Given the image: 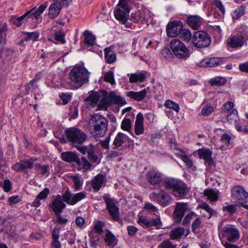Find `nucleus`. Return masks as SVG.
Segmentation results:
<instances>
[{
	"instance_id": "20e7f679",
	"label": "nucleus",
	"mask_w": 248,
	"mask_h": 248,
	"mask_svg": "<svg viewBox=\"0 0 248 248\" xmlns=\"http://www.w3.org/2000/svg\"><path fill=\"white\" fill-rule=\"evenodd\" d=\"M163 185L167 189L171 190L172 194L176 197H184L188 192L186 185L178 179L172 178L166 179L163 182Z\"/></svg>"
},
{
	"instance_id": "39448f33",
	"label": "nucleus",
	"mask_w": 248,
	"mask_h": 248,
	"mask_svg": "<svg viewBox=\"0 0 248 248\" xmlns=\"http://www.w3.org/2000/svg\"><path fill=\"white\" fill-rule=\"evenodd\" d=\"M48 2L46 1L41 4L38 8L36 7L26 12L24 15L19 17L13 16L11 21L12 23L17 26H20L24 22V19L30 18L31 16H34L35 19H38L41 15L44 12L47 6Z\"/></svg>"
},
{
	"instance_id": "bf43d9fd",
	"label": "nucleus",
	"mask_w": 248,
	"mask_h": 248,
	"mask_svg": "<svg viewBox=\"0 0 248 248\" xmlns=\"http://www.w3.org/2000/svg\"><path fill=\"white\" fill-rule=\"evenodd\" d=\"M237 114V110L236 109H232L227 116V119L228 122L230 123H232L233 122H234L235 123L236 122H237L236 121L238 117Z\"/></svg>"
},
{
	"instance_id": "72a5a7b5",
	"label": "nucleus",
	"mask_w": 248,
	"mask_h": 248,
	"mask_svg": "<svg viewBox=\"0 0 248 248\" xmlns=\"http://www.w3.org/2000/svg\"><path fill=\"white\" fill-rule=\"evenodd\" d=\"M226 60L224 57H213L205 62L207 67H216L221 65Z\"/></svg>"
},
{
	"instance_id": "de8ad7c7",
	"label": "nucleus",
	"mask_w": 248,
	"mask_h": 248,
	"mask_svg": "<svg viewBox=\"0 0 248 248\" xmlns=\"http://www.w3.org/2000/svg\"><path fill=\"white\" fill-rule=\"evenodd\" d=\"M105 225L104 222L101 221H97L94 223L93 229V233H96L98 234H101L103 232V227Z\"/></svg>"
},
{
	"instance_id": "f3484780",
	"label": "nucleus",
	"mask_w": 248,
	"mask_h": 248,
	"mask_svg": "<svg viewBox=\"0 0 248 248\" xmlns=\"http://www.w3.org/2000/svg\"><path fill=\"white\" fill-rule=\"evenodd\" d=\"M245 43L244 36L241 33H237L232 35L227 40L228 46L232 48H238L242 47Z\"/></svg>"
},
{
	"instance_id": "c85d7f7f",
	"label": "nucleus",
	"mask_w": 248,
	"mask_h": 248,
	"mask_svg": "<svg viewBox=\"0 0 248 248\" xmlns=\"http://www.w3.org/2000/svg\"><path fill=\"white\" fill-rule=\"evenodd\" d=\"M104 241L108 247L114 248L117 244L118 239L115 236L108 230L106 231Z\"/></svg>"
},
{
	"instance_id": "a18cd8bd",
	"label": "nucleus",
	"mask_w": 248,
	"mask_h": 248,
	"mask_svg": "<svg viewBox=\"0 0 248 248\" xmlns=\"http://www.w3.org/2000/svg\"><path fill=\"white\" fill-rule=\"evenodd\" d=\"M233 139V136L232 134H229L226 133H223L220 137V141L225 145L229 146L232 143V140Z\"/></svg>"
},
{
	"instance_id": "6ab92c4d",
	"label": "nucleus",
	"mask_w": 248,
	"mask_h": 248,
	"mask_svg": "<svg viewBox=\"0 0 248 248\" xmlns=\"http://www.w3.org/2000/svg\"><path fill=\"white\" fill-rule=\"evenodd\" d=\"M232 195L235 201H243L248 198V192L240 186H234L232 189Z\"/></svg>"
},
{
	"instance_id": "4d7b16f0",
	"label": "nucleus",
	"mask_w": 248,
	"mask_h": 248,
	"mask_svg": "<svg viewBox=\"0 0 248 248\" xmlns=\"http://www.w3.org/2000/svg\"><path fill=\"white\" fill-rule=\"evenodd\" d=\"M109 104L110 101L108 98H103L101 99L100 103L98 105L97 109H107Z\"/></svg>"
},
{
	"instance_id": "4be33fe9",
	"label": "nucleus",
	"mask_w": 248,
	"mask_h": 248,
	"mask_svg": "<svg viewBox=\"0 0 248 248\" xmlns=\"http://www.w3.org/2000/svg\"><path fill=\"white\" fill-rule=\"evenodd\" d=\"M129 140V138L126 134L119 132L115 136L112 144V149H117L123 146V144Z\"/></svg>"
},
{
	"instance_id": "0e129e2a",
	"label": "nucleus",
	"mask_w": 248,
	"mask_h": 248,
	"mask_svg": "<svg viewBox=\"0 0 248 248\" xmlns=\"http://www.w3.org/2000/svg\"><path fill=\"white\" fill-rule=\"evenodd\" d=\"M202 223L201 219L200 217H197L193 221L191 226L192 231L194 233L198 232V229L200 227Z\"/></svg>"
},
{
	"instance_id": "cd10ccee",
	"label": "nucleus",
	"mask_w": 248,
	"mask_h": 248,
	"mask_svg": "<svg viewBox=\"0 0 248 248\" xmlns=\"http://www.w3.org/2000/svg\"><path fill=\"white\" fill-rule=\"evenodd\" d=\"M60 229L55 227L52 233L51 248H62V244L59 240Z\"/></svg>"
},
{
	"instance_id": "c756f323",
	"label": "nucleus",
	"mask_w": 248,
	"mask_h": 248,
	"mask_svg": "<svg viewBox=\"0 0 248 248\" xmlns=\"http://www.w3.org/2000/svg\"><path fill=\"white\" fill-rule=\"evenodd\" d=\"M105 58L107 63H113L116 59V54L111 46L106 47L104 49Z\"/></svg>"
},
{
	"instance_id": "774afa93",
	"label": "nucleus",
	"mask_w": 248,
	"mask_h": 248,
	"mask_svg": "<svg viewBox=\"0 0 248 248\" xmlns=\"http://www.w3.org/2000/svg\"><path fill=\"white\" fill-rule=\"evenodd\" d=\"M162 55L167 59H171L172 57V54L170 50L167 47H165L161 50Z\"/></svg>"
},
{
	"instance_id": "b1692460",
	"label": "nucleus",
	"mask_w": 248,
	"mask_h": 248,
	"mask_svg": "<svg viewBox=\"0 0 248 248\" xmlns=\"http://www.w3.org/2000/svg\"><path fill=\"white\" fill-rule=\"evenodd\" d=\"M144 131L143 116L142 114L139 113L136 116L134 125V132L136 135H140L142 134Z\"/></svg>"
},
{
	"instance_id": "f8f14e48",
	"label": "nucleus",
	"mask_w": 248,
	"mask_h": 248,
	"mask_svg": "<svg viewBox=\"0 0 248 248\" xmlns=\"http://www.w3.org/2000/svg\"><path fill=\"white\" fill-rule=\"evenodd\" d=\"M137 222L140 225L144 228H148L152 226L158 228V226L161 224L160 218L158 217L156 218H153L145 216H140Z\"/></svg>"
},
{
	"instance_id": "8fccbe9b",
	"label": "nucleus",
	"mask_w": 248,
	"mask_h": 248,
	"mask_svg": "<svg viewBox=\"0 0 248 248\" xmlns=\"http://www.w3.org/2000/svg\"><path fill=\"white\" fill-rule=\"evenodd\" d=\"M180 37L185 41H189L192 40V36L190 31L188 29L182 28L181 32L179 34Z\"/></svg>"
},
{
	"instance_id": "5fc2aeb1",
	"label": "nucleus",
	"mask_w": 248,
	"mask_h": 248,
	"mask_svg": "<svg viewBox=\"0 0 248 248\" xmlns=\"http://www.w3.org/2000/svg\"><path fill=\"white\" fill-rule=\"evenodd\" d=\"M90 237V243L92 247H96L98 245V242L99 241L100 238L98 235H94L93 231H90L89 233Z\"/></svg>"
},
{
	"instance_id": "338daca9",
	"label": "nucleus",
	"mask_w": 248,
	"mask_h": 248,
	"mask_svg": "<svg viewBox=\"0 0 248 248\" xmlns=\"http://www.w3.org/2000/svg\"><path fill=\"white\" fill-rule=\"evenodd\" d=\"M142 18V16L140 11L138 10L131 16V19L134 22H138Z\"/></svg>"
},
{
	"instance_id": "2f4dec72",
	"label": "nucleus",
	"mask_w": 248,
	"mask_h": 248,
	"mask_svg": "<svg viewBox=\"0 0 248 248\" xmlns=\"http://www.w3.org/2000/svg\"><path fill=\"white\" fill-rule=\"evenodd\" d=\"M61 10V5L57 2L52 3L48 9V16L50 18H56Z\"/></svg>"
},
{
	"instance_id": "c9c22d12",
	"label": "nucleus",
	"mask_w": 248,
	"mask_h": 248,
	"mask_svg": "<svg viewBox=\"0 0 248 248\" xmlns=\"http://www.w3.org/2000/svg\"><path fill=\"white\" fill-rule=\"evenodd\" d=\"M121 128L123 130L129 132L132 136L136 138L132 129V123L130 118H124L123 120Z\"/></svg>"
},
{
	"instance_id": "9b49d317",
	"label": "nucleus",
	"mask_w": 248,
	"mask_h": 248,
	"mask_svg": "<svg viewBox=\"0 0 248 248\" xmlns=\"http://www.w3.org/2000/svg\"><path fill=\"white\" fill-rule=\"evenodd\" d=\"M183 27V24L180 21H173L169 22L166 28L167 35L170 37H176L180 33Z\"/></svg>"
},
{
	"instance_id": "9d476101",
	"label": "nucleus",
	"mask_w": 248,
	"mask_h": 248,
	"mask_svg": "<svg viewBox=\"0 0 248 248\" xmlns=\"http://www.w3.org/2000/svg\"><path fill=\"white\" fill-rule=\"evenodd\" d=\"M222 235L230 242H235L240 238L238 230L232 225H227L224 227L221 230Z\"/></svg>"
},
{
	"instance_id": "49530a36",
	"label": "nucleus",
	"mask_w": 248,
	"mask_h": 248,
	"mask_svg": "<svg viewBox=\"0 0 248 248\" xmlns=\"http://www.w3.org/2000/svg\"><path fill=\"white\" fill-rule=\"evenodd\" d=\"M77 163L81 169L85 170H89L91 167V163L85 157H83L81 159L79 158V161H77Z\"/></svg>"
},
{
	"instance_id": "69168bd1",
	"label": "nucleus",
	"mask_w": 248,
	"mask_h": 248,
	"mask_svg": "<svg viewBox=\"0 0 248 248\" xmlns=\"http://www.w3.org/2000/svg\"><path fill=\"white\" fill-rule=\"evenodd\" d=\"M64 36V34L60 31H56L54 34L55 39L62 44H64L65 43Z\"/></svg>"
},
{
	"instance_id": "ddd939ff",
	"label": "nucleus",
	"mask_w": 248,
	"mask_h": 248,
	"mask_svg": "<svg viewBox=\"0 0 248 248\" xmlns=\"http://www.w3.org/2000/svg\"><path fill=\"white\" fill-rule=\"evenodd\" d=\"M188 210V203L178 202L176 203L173 212V218L177 223L180 222L184 216L185 212Z\"/></svg>"
},
{
	"instance_id": "e2e57ef3",
	"label": "nucleus",
	"mask_w": 248,
	"mask_h": 248,
	"mask_svg": "<svg viewBox=\"0 0 248 248\" xmlns=\"http://www.w3.org/2000/svg\"><path fill=\"white\" fill-rule=\"evenodd\" d=\"M236 205L233 204H230L226 206L223 207V212H227L229 215L232 216L236 212Z\"/></svg>"
},
{
	"instance_id": "09e8293b",
	"label": "nucleus",
	"mask_w": 248,
	"mask_h": 248,
	"mask_svg": "<svg viewBox=\"0 0 248 248\" xmlns=\"http://www.w3.org/2000/svg\"><path fill=\"white\" fill-rule=\"evenodd\" d=\"M143 209L149 213H153L155 215H157L156 212L158 213L157 211V208L152 203L149 202H145Z\"/></svg>"
},
{
	"instance_id": "f03ea898",
	"label": "nucleus",
	"mask_w": 248,
	"mask_h": 248,
	"mask_svg": "<svg viewBox=\"0 0 248 248\" xmlns=\"http://www.w3.org/2000/svg\"><path fill=\"white\" fill-rule=\"evenodd\" d=\"M90 73L84 66L76 65L69 72L71 83L78 88L89 81Z\"/></svg>"
},
{
	"instance_id": "a19ab883",
	"label": "nucleus",
	"mask_w": 248,
	"mask_h": 248,
	"mask_svg": "<svg viewBox=\"0 0 248 248\" xmlns=\"http://www.w3.org/2000/svg\"><path fill=\"white\" fill-rule=\"evenodd\" d=\"M146 76L143 73L132 74L129 77L130 83L142 82L145 79Z\"/></svg>"
},
{
	"instance_id": "2eb2a0df",
	"label": "nucleus",
	"mask_w": 248,
	"mask_h": 248,
	"mask_svg": "<svg viewBox=\"0 0 248 248\" xmlns=\"http://www.w3.org/2000/svg\"><path fill=\"white\" fill-rule=\"evenodd\" d=\"M78 150L79 151L83 154L88 155V158L90 162L92 163H99L98 161V157L95 153V147L92 144L90 145L89 147L79 146L78 147Z\"/></svg>"
},
{
	"instance_id": "ea45409f",
	"label": "nucleus",
	"mask_w": 248,
	"mask_h": 248,
	"mask_svg": "<svg viewBox=\"0 0 248 248\" xmlns=\"http://www.w3.org/2000/svg\"><path fill=\"white\" fill-rule=\"evenodd\" d=\"M235 127L238 132L248 133V121L243 120L242 122H236Z\"/></svg>"
},
{
	"instance_id": "c03bdc74",
	"label": "nucleus",
	"mask_w": 248,
	"mask_h": 248,
	"mask_svg": "<svg viewBox=\"0 0 248 248\" xmlns=\"http://www.w3.org/2000/svg\"><path fill=\"white\" fill-rule=\"evenodd\" d=\"M204 195L211 202H215L218 200V194L212 189H206L204 192Z\"/></svg>"
},
{
	"instance_id": "37998d69",
	"label": "nucleus",
	"mask_w": 248,
	"mask_h": 248,
	"mask_svg": "<svg viewBox=\"0 0 248 248\" xmlns=\"http://www.w3.org/2000/svg\"><path fill=\"white\" fill-rule=\"evenodd\" d=\"M37 160L36 158L31 157L30 159L21 160L24 171L27 169H31L33 164Z\"/></svg>"
},
{
	"instance_id": "f257e3e1",
	"label": "nucleus",
	"mask_w": 248,
	"mask_h": 248,
	"mask_svg": "<svg viewBox=\"0 0 248 248\" xmlns=\"http://www.w3.org/2000/svg\"><path fill=\"white\" fill-rule=\"evenodd\" d=\"M86 197V193L84 191L74 194L68 188L62 195H57L50 204V206L56 215H58L66 207V204L64 202L69 205H74Z\"/></svg>"
},
{
	"instance_id": "dca6fc26",
	"label": "nucleus",
	"mask_w": 248,
	"mask_h": 248,
	"mask_svg": "<svg viewBox=\"0 0 248 248\" xmlns=\"http://www.w3.org/2000/svg\"><path fill=\"white\" fill-rule=\"evenodd\" d=\"M105 202L106 203L107 209L112 218L117 221L119 219V209L116 206L113 200L109 198H106Z\"/></svg>"
},
{
	"instance_id": "412c9836",
	"label": "nucleus",
	"mask_w": 248,
	"mask_h": 248,
	"mask_svg": "<svg viewBox=\"0 0 248 248\" xmlns=\"http://www.w3.org/2000/svg\"><path fill=\"white\" fill-rule=\"evenodd\" d=\"M202 22V18L198 15L189 16L186 19V23L193 30L200 29Z\"/></svg>"
},
{
	"instance_id": "680f3d73",
	"label": "nucleus",
	"mask_w": 248,
	"mask_h": 248,
	"mask_svg": "<svg viewBox=\"0 0 248 248\" xmlns=\"http://www.w3.org/2000/svg\"><path fill=\"white\" fill-rule=\"evenodd\" d=\"M157 248H176V245L173 244L169 240H165L158 245Z\"/></svg>"
},
{
	"instance_id": "7ed1b4c3",
	"label": "nucleus",
	"mask_w": 248,
	"mask_h": 248,
	"mask_svg": "<svg viewBox=\"0 0 248 248\" xmlns=\"http://www.w3.org/2000/svg\"><path fill=\"white\" fill-rule=\"evenodd\" d=\"M90 131L95 138L103 137L107 130L108 120L103 116L95 114L91 118Z\"/></svg>"
},
{
	"instance_id": "393cba45",
	"label": "nucleus",
	"mask_w": 248,
	"mask_h": 248,
	"mask_svg": "<svg viewBox=\"0 0 248 248\" xmlns=\"http://www.w3.org/2000/svg\"><path fill=\"white\" fill-rule=\"evenodd\" d=\"M99 99V93L97 92H92L85 99L87 107L89 108L95 107L97 105Z\"/></svg>"
},
{
	"instance_id": "79ce46f5",
	"label": "nucleus",
	"mask_w": 248,
	"mask_h": 248,
	"mask_svg": "<svg viewBox=\"0 0 248 248\" xmlns=\"http://www.w3.org/2000/svg\"><path fill=\"white\" fill-rule=\"evenodd\" d=\"M246 6L241 5L236 9L232 13V16L233 20L238 19L244 15Z\"/></svg>"
},
{
	"instance_id": "13d9d810",
	"label": "nucleus",
	"mask_w": 248,
	"mask_h": 248,
	"mask_svg": "<svg viewBox=\"0 0 248 248\" xmlns=\"http://www.w3.org/2000/svg\"><path fill=\"white\" fill-rule=\"evenodd\" d=\"M72 178L73 179V181L74 182L73 187L76 190H79L82 185V180H81V178L79 176H72Z\"/></svg>"
},
{
	"instance_id": "e433bc0d",
	"label": "nucleus",
	"mask_w": 248,
	"mask_h": 248,
	"mask_svg": "<svg viewBox=\"0 0 248 248\" xmlns=\"http://www.w3.org/2000/svg\"><path fill=\"white\" fill-rule=\"evenodd\" d=\"M185 229L182 227H178L175 229L171 230L170 232V238L171 240H178L181 238L184 234Z\"/></svg>"
},
{
	"instance_id": "603ef678",
	"label": "nucleus",
	"mask_w": 248,
	"mask_h": 248,
	"mask_svg": "<svg viewBox=\"0 0 248 248\" xmlns=\"http://www.w3.org/2000/svg\"><path fill=\"white\" fill-rule=\"evenodd\" d=\"M164 106L166 108L172 109L176 112H178L180 109L178 104L170 99L166 100L164 103Z\"/></svg>"
},
{
	"instance_id": "f704fd0d",
	"label": "nucleus",
	"mask_w": 248,
	"mask_h": 248,
	"mask_svg": "<svg viewBox=\"0 0 248 248\" xmlns=\"http://www.w3.org/2000/svg\"><path fill=\"white\" fill-rule=\"evenodd\" d=\"M83 36L84 38L83 43L85 45L90 46L94 44L95 36L91 32L86 30L83 32Z\"/></svg>"
},
{
	"instance_id": "0eeeda50",
	"label": "nucleus",
	"mask_w": 248,
	"mask_h": 248,
	"mask_svg": "<svg viewBox=\"0 0 248 248\" xmlns=\"http://www.w3.org/2000/svg\"><path fill=\"white\" fill-rule=\"evenodd\" d=\"M211 42L210 36L205 31H197L193 34L192 43L198 48L207 47L210 45Z\"/></svg>"
},
{
	"instance_id": "864d4df0",
	"label": "nucleus",
	"mask_w": 248,
	"mask_h": 248,
	"mask_svg": "<svg viewBox=\"0 0 248 248\" xmlns=\"http://www.w3.org/2000/svg\"><path fill=\"white\" fill-rule=\"evenodd\" d=\"M104 80L106 82L110 83L111 85L115 84V81L113 72L109 70L106 72L104 77Z\"/></svg>"
},
{
	"instance_id": "473e14b6",
	"label": "nucleus",
	"mask_w": 248,
	"mask_h": 248,
	"mask_svg": "<svg viewBox=\"0 0 248 248\" xmlns=\"http://www.w3.org/2000/svg\"><path fill=\"white\" fill-rule=\"evenodd\" d=\"M108 99L109 100L110 104H117L122 106L126 103L124 98L117 95L114 92H110L109 93Z\"/></svg>"
},
{
	"instance_id": "1a4fd4ad",
	"label": "nucleus",
	"mask_w": 248,
	"mask_h": 248,
	"mask_svg": "<svg viewBox=\"0 0 248 248\" xmlns=\"http://www.w3.org/2000/svg\"><path fill=\"white\" fill-rule=\"evenodd\" d=\"M151 200L155 202L162 207L170 205L172 201V197L165 191L161 190L158 193L152 192L149 195Z\"/></svg>"
},
{
	"instance_id": "5701e85b",
	"label": "nucleus",
	"mask_w": 248,
	"mask_h": 248,
	"mask_svg": "<svg viewBox=\"0 0 248 248\" xmlns=\"http://www.w3.org/2000/svg\"><path fill=\"white\" fill-rule=\"evenodd\" d=\"M198 153L199 157L204 160L205 164H208L210 166L214 164V160L211 158L212 153L209 149L205 148L200 149L198 150Z\"/></svg>"
},
{
	"instance_id": "6e6d98bb",
	"label": "nucleus",
	"mask_w": 248,
	"mask_h": 248,
	"mask_svg": "<svg viewBox=\"0 0 248 248\" xmlns=\"http://www.w3.org/2000/svg\"><path fill=\"white\" fill-rule=\"evenodd\" d=\"M180 157L186 163L188 169H191L192 170H195V167L193 166V162L188 155H181Z\"/></svg>"
},
{
	"instance_id": "4c0bfd02",
	"label": "nucleus",
	"mask_w": 248,
	"mask_h": 248,
	"mask_svg": "<svg viewBox=\"0 0 248 248\" xmlns=\"http://www.w3.org/2000/svg\"><path fill=\"white\" fill-rule=\"evenodd\" d=\"M23 38L21 40V42H27L30 40L35 41L39 37V33L37 31L34 32H23Z\"/></svg>"
},
{
	"instance_id": "4468645a",
	"label": "nucleus",
	"mask_w": 248,
	"mask_h": 248,
	"mask_svg": "<svg viewBox=\"0 0 248 248\" xmlns=\"http://www.w3.org/2000/svg\"><path fill=\"white\" fill-rule=\"evenodd\" d=\"M147 181L151 185L158 186L162 182L161 173L156 170H150L146 174Z\"/></svg>"
},
{
	"instance_id": "bb28decb",
	"label": "nucleus",
	"mask_w": 248,
	"mask_h": 248,
	"mask_svg": "<svg viewBox=\"0 0 248 248\" xmlns=\"http://www.w3.org/2000/svg\"><path fill=\"white\" fill-rule=\"evenodd\" d=\"M7 24L5 23L0 22V58L1 57L3 51V45L5 43L7 31Z\"/></svg>"
},
{
	"instance_id": "423d86ee",
	"label": "nucleus",
	"mask_w": 248,
	"mask_h": 248,
	"mask_svg": "<svg viewBox=\"0 0 248 248\" xmlns=\"http://www.w3.org/2000/svg\"><path fill=\"white\" fill-rule=\"evenodd\" d=\"M65 134L68 140L78 149V147L81 146L80 144L85 142L87 139V136L84 132L75 127L66 129Z\"/></svg>"
},
{
	"instance_id": "a878e982",
	"label": "nucleus",
	"mask_w": 248,
	"mask_h": 248,
	"mask_svg": "<svg viewBox=\"0 0 248 248\" xmlns=\"http://www.w3.org/2000/svg\"><path fill=\"white\" fill-rule=\"evenodd\" d=\"M147 91L144 89L140 92L129 91L126 93V95L129 98L137 101L143 100L147 95Z\"/></svg>"
},
{
	"instance_id": "052dcab7",
	"label": "nucleus",
	"mask_w": 248,
	"mask_h": 248,
	"mask_svg": "<svg viewBox=\"0 0 248 248\" xmlns=\"http://www.w3.org/2000/svg\"><path fill=\"white\" fill-rule=\"evenodd\" d=\"M59 97L62 100V105L67 104L71 99V93H62L59 95Z\"/></svg>"
},
{
	"instance_id": "3c124183",
	"label": "nucleus",
	"mask_w": 248,
	"mask_h": 248,
	"mask_svg": "<svg viewBox=\"0 0 248 248\" xmlns=\"http://www.w3.org/2000/svg\"><path fill=\"white\" fill-rule=\"evenodd\" d=\"M199 207L205 210L207 212L210 214L208 218H210L212 216L217 215V212L213 210L210 206L205 202H202L199 205Z\"/></svg>"
},
{
	"instance_id": "58836bf2",
	"label": "nucleus",
	"mask_w": 248,
	"mask_h": 248,
	"mask_svg": "<svg viewBox=\"0 0 248 248\" xmlns=\"http://www.w3.org/2000/svg\"><path fill=\"white\" fill-rule=\"evenodd\" d=\"M227 80L223 77H216L209 80V83L211 86H221L225 84Z\"/></svg>"
},
{
	"instance_id": "aec40b11",
	"label": "nucleus",
	"mask_w": 248,
	"mask_h": 248,
	"mask_svg": "<svg viewBox=\"0 0 248 248\" xmlns=\"http://www.w3.org/2000/svg\"><path fill=\"white\" fill-rule=\"evenodd\" d=\"M114 13L116 19L122 23L124 24L126 22L127 15L129 13L128 6H125V8L119 7L115 9Z\"/></svg>"
},
{
	"instance_id": "a211bd4d",
	"label": "nucleus",
	"mask_w": 248,
	"mask_h": 248,
	"mask_svg": "<svg viewBox=\"0 0 248 248\" xmlns=\"http://www.w3.org/2000/svg\"><path fill=\"white\" fill-rule=\"evenodd\" d=\"M107 181L106 175L102 173H98L92 180L91 186L94 190L98 191L101 187L105 186Z\"/></svg>"
},
{
	"instance_id": "7c9ffc66",
	"label": "nucleus",
	"mask_w": 248,
	"mask_h": 248,
	"mask_svg": "<svg viewBox=\"0 0 248 248\" xmlns=\"http://www.w3.org/2000/svg\"><path fill=\"white\" fill-rule=\"evenodd\" d=\"M62 159L68 162H76L79 161V157L75 153L72 152H65L61 154Z\"/></svg>"
},
{
	"instance_id": "6e6552de",
	"label": "nucleus",
	"mask_w": 248,
	"mask_h": 248,
	"mask_svg": "<svg viewBox=\"0 0 248 248\" xmlns=\"http://www.w3.org/2000/svg\"><path fill=\"white\" fill-rule=\"evenodd\" d=\"M170 47L173 54L179 59H186L189 56V50L185 45L178 39H174L170 43Z\"/></svg>"
}]
</instances>
